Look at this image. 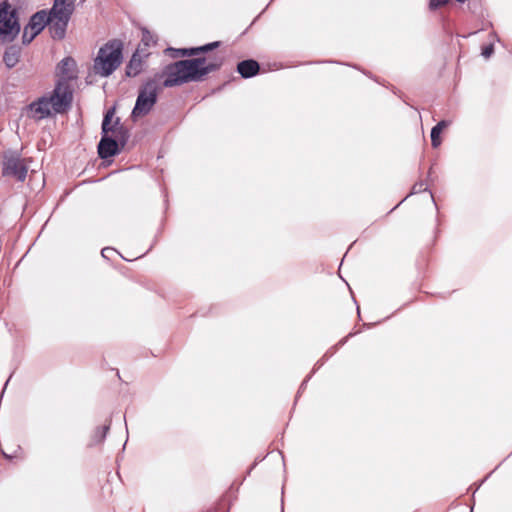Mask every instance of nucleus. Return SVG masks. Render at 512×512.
<instances>
[{"label":"nucleus","mask_w":512,"mask_h":512,"mask_svg":"<svg viewBox=\"0 0 512 512\" xmlns=\"http://www.w3.org/2000/svg\"><path fill=\"white\" fill-rule=\"evenodd\" d=\"M121 60V44L116 41L107 43L99 50L94 61V71L100 76L107 77L117 69Z\"/></svg>","instance_id":"5"},{"label":"nucleus","mask_w":512,"mask_h":512,"mask_svg":"<svg viewBox=\"0 0 512 512\" xmlns=\"http://www.w3.org/2000/svg\"><path fill=\"white\" fill-rule=\"evenodd\" d=\"M142 42L148 46L150 45V43H155L154 39H153V36L150 34L149 31H143V35H142Z\"/></svg>","instance_id":"18"},{"label":"nucleus","mask_w":512,"mask_h":512,"mask_svg":"<svg viewBox=\"0 0 512 512\" xmlns=\"http://www.w3.org/2000/svg\"><path fill=\"white\" fill-rule=\"evenodd\" d=\"M259 64L255 60H244L238 63L237 71L243 78H250L259 72Z\"/></svg>","instance_id":"10"},{"label":"nucleus","mask_w":512,"mask_h":512,"mask_svg":"<svg viewBox=\"0 0 512 512\" xmlns=\"http://www.w3.org/2000/svg\"><path fill=\"white\" fill-rule=\"evenodd\" d=\"M76 0H54L47 10L52 18L51 37L62 40L66 35L68 23L75 11Z\"/></svg>","instance_id":"4"},{"label":"nucleus","mask_w":512,"mask_h":512,"mask_svg":"<svg viewBox=\"0 0 512 512\" xmlns=\"http://www.w3.org/2000/svg\"><path fill=\"white\" fill-rule=\"evenodd\" d=\"M20 49L16 46H10L6 49L3 61L8 68H13L19 62Z\"/></svg>","instance_id":"12"},{"label":"nucleus","mask_w":512,"mask_h":512,"mask_svg":"<svg viewBox=\"0 0 512 512\" xmlns=\"http://www.w3.org/2000/svg\"><path fill=\"white\" fill-rule=\"evenodd\" d=\"M72 101V93L67 83L60 81L49 96H42L30 103L26 114L34 120H42L52 113H62Z\"/></svg>","instance_id":"2"},{"label":"nucleus","mask_w":512,"mask_h":512,"mask_svg":"<svg viewBox=\"0 0 512 512\" xmlns=\"http://www.w3.org/2000/svg\"><path fill=\"white\" fill-rule=\"evenodd\" d=\"M110 423L109 420L107 424L103 425L102 427H97L92 435L91 439V445H96L99 443H102L104 439L106 438V435L110 429Z\"/></svg>","instance_id":"14"},{"label":"nucleus","mask_w":512,"mask_h":512,"mask_svg":"<svg viewBox=\"0 0 512 512\" xmlns=\"http://www.w3.org/2000/svg\"><path fill=\"white\" fill-rule=\"evenodd\" d=\"M222 59L208 61L204 57L180 60L167 65L162 75L164 87L180 86L184 83L202 80L207 74L219 69Z\"/></svg>","instance_id":"1"},{"label":"nucleus","mask_w":512,"mask_h":512,"mask_svg":"<svg viewBox=\"0 0 512 512\" xmlns=\"http://www.w3.org/2000/svg\"><path fill=\"white\" fill-rule=\"evenodd\" d=\"M141 71V60L137 54H134L127 66L126 73L128 76H136Z\"/></svg>","instance_id":"16"},{"label":"nucleus","mask_w":512,"mask_h":512,"mask_svg":"<svg viewBox=\"0 0 512 512\" xmlns=\"http://www.w3.org/2000/svg\"><path fill=\"white\" fill-rule=\"evenodd\" d=\"M52 18L47 10H40L33 14L25 26L22 41L24 44H29L32 40L48 25L49 32L51 33Z\"/></svg>","instance_id":"8"},{"label":"nucleus","mask_w":512,"mask_h":512,"mask_svg":"<svg viewBox=\"0 0 512 512\" xmlns=\"http://www.w3.org/2000/svg\"><path fill=\"white\" fill-rule=\"evenodd\" d=\"M160 85L156 79L147 81L140 89L132 110L134 119L148 114L157 102Z\"/></svg>","instance_id":"6"},{"label":"nucleus","mask_w":512,"mask_h":512,"mask_svg":"<svg viewBox=\"0 0 512 512\" xmlns=\"http://www.w3.org/2000/svg\"><path fill=\"white\" fill-rule=\"evenodd\" d=\"M494 52V47L492 44L486 46L483 48L482 50V55L485 57V58H488L490 57Z\"/></svg>","instance_id":"20"},{"label":"nucleus","mask_w":512,"mask_h":512,"mask_svg":"<svg viewBox=\"0 0 512 512\" xmlns=\"http://www.w3.org/2000/svg\"><path fill=\"white\" fill-rule=\"evenodd\" d=\"M74 67L75 61L70 57L64 58L58 66L60 73L66 78L72 77Z\"/></svg>","instance_id":"15"},{"label":"nucleus","mask_w":512,"mask_h":512,"mask_svg":"<svg viewBox=\"0 0 512 512\" xmlns=\"http://www.w3.org/2000/svg\"><path fill=\"white\" fill-rule=\"evenodd\" d=\"M309 380V377H307L301 384L300 388H299V391L298 393H300L301 391H303L305 389V386L307 384V381Z\"/></svg>","instance_id":"22"},{"label":"nucleus","mask_w":512,"mask_h":512,"mask_svg":"<svg viewBox=\"0 0 512 512\" xmlns=\"http://www.w3.org/2000/svg\"><path fill=\"white\" fill-rule=\"evenodd\" d=\"M19 31L16 10L7 1L0 3V39L3 42H10Z\"/></svg>","instance_id":"7"},{"label":"nucleus","mask_w":512,"mask_h":512,"mask_svg":"<svg viewBox=\"0 0 512 512\" xmlns=\"http://www.w3.org/2000/svg\"><path fill=\"white\" fill-rule=\"evenodd\" d=\"M449 0H429V8L431 10L437 9L440 6L447 4Z\"/></svg>","instance_id":"17"},{"label":"nucleus","mask_w":512,"mask_h":512,"mask_svg":"<svg viewBox=\"0 0 512 512\" xmlns=\"http://www.w3.org/2000/svg\"><path fill=\"white\" fill-rule=\"evenodd\" d=\"M28 172V167L24 160L14 153H5L3 158V176L16 178L18 181H24Z\"/></svg>","instance_id":"9"},{"label":"nucleus","mask_w":512,"mask_h":512,"mask_svg":"<svg viewBox=\"0 0 512 512\" xmlns=\"http://www.w3.org/2000/svg\"><path fill=\"white\" fill-rule=\"evenodd\" d=\"M426 188L424 187V184H420L419 186L417 185H414L413 187V192L414 193H417V192H420L422 190H425Z\"/></svg>","instance_id":"21"},{"label":"nucleus","mask_w":512,"mask_h":512,"mask_svg":"<svg viewBox=\"0 0 512 512\" xmlns=\"http://www.w3.org/2000/svg\"><path fill=\"white\" fill-rule=\"evenodd\" d=\"M450 125L449 121L442 120L435 125L431 130V142L434 148H437L441 144L440 134L441 132Z\"/></svg>","instance_id":"13"},{"label":"nucleus","mask_w":512,"mask_h":512,"mask_svg":"<svg viewBox=\"0 0 512 512\" xmlns=\"http://www.w3.org/2000/svg\"><path fill=\"white\" fill-rule=\"evenodd\" d=\"M219 44L220 43L218 41H216V42H212V43H209V44H206V45H203L200 47H196V48L177 49L174 51L177 53V56H192V55H197L201 52L211 51V50L217 48L219 46Z\"/></svg>","instance_id":"11"},{"label":"nucleus","mask_w":512,"mask_h":512,"mask_svg":"<svg viewBox=\"0 0 512 512\" xmlns=\"http://www.w3.org/2000/svg\"><path fill=\"white\" fill-rule=\"evenodd\" d=\"M457 1H458V2H461V3H463V2H465L466 0H457Z\"/></svg>","instance_id":"24"},{"label":"nucleus","mask_w":512,"mask_h":512,"mask_svg":"<svg viewBox=\"0 0 512 512\" xmlns=\"http://www.w3.org/2000/svg\"><path fill=\"white\" fill-rule=\"evenodd\" d=\"M4 456H5L6 458H8V459H10V458H11L9 455H7V454H5V453H4Z\"/></svg>","instance_id":"23"},{"label":"nucleus","mask_w":512,"mask_h":512,"mask_svg":"<svg viewBox=\"0 0 512 512\" xmlns=\"http://www.w3.org/2000/svg\"><path fill=\"white\" fill-rule=\"evenodd\" d=\"M114 116V111L109 110L102 122L103 137L98 145L99 156L103 159L112 157L119 153V143L125 145L128 139L127 130L120 124L119 119H116L112 125L111 121Z\"/></svg>","instance_id":"3"},{"label":"nucleus","mask_w":512,"mask_h":512,"mask_svg":"<svg viewBox=\"0 0 512 512\" xmlns=\"http://www.w3.org/2000/svg\"><path fill=\"white\" fill-rule=\"evenodd\" d=\"M114 253H117V251L111 247H105L101 250V255L105 259H109L111 257V255Z\"/></svg>","instance_id":"19"}]
</instances>
